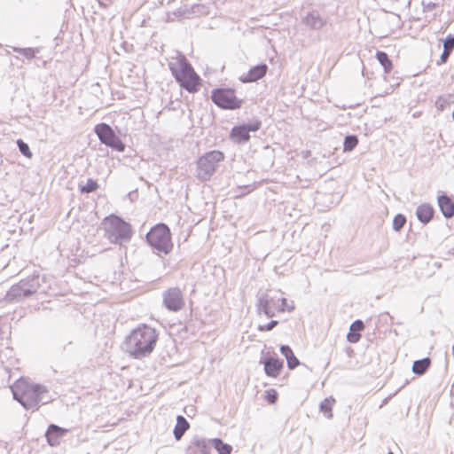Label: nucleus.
Masks as SVG:
<instances>
[{
  "instance_id": "obj_1",
  "label": "nucleus",
  "mask_w": 454,
  "mask_h": 454,
  "mask_svg": "<svg viewBox=\"0 0 454 454\" xmlns=\"http://www.w3.org/2000/svg\"><path fill=\"white\" fill-rule=\"evenodd\" d=\"M157 340L155 329L142 325L134 329L126 338L125 349L132 357L141 358L153 352Z\"/></svg>"
},
{
  "instance_id": "obj_2",
  "label": "nucleus",
  "mask_w": 454,
  "mask_h": 454,
  "mask_svg": "<svg viewBox=\"0 0 454 454\" xmlns=\"http://www.w3.org/2000/svg\"><path fill=\"white\" fill-rule=\"evenodd\" d=\"M169 69L181 88L190 93H196L201 87V78L196 73L188 59L178 53L169 63Z\"/></svg>"
},
{
  "instance_id": "obj_3",
  "label": "nucleus",
  "mask_w": 454,
  "mask_h": 454,
  "mask_svg": "<svg viewBox=\"0 0 454 454\" xmlns=\"http://www.w3.org/2000/svg\"><path fill=\"white\" fill-rule=\"evenodd\" d=\"M12 389L14 398L26 409L36 407L41 401V395L45 392L41 386L24 378L17 380Z\"/></svg>"
},
{
  "instance_id": "obj_4",
  "label": "nucleus",
  "mask_w": 454,
  "mask_h": 454,
  "mask_svg": "<svg viewBox=\"0 0 454 454\" xmlns=\"http://www.w3.org/2000/svg\"><path fill=\"white\" fill-rule=\"evenodd\" d=\"M210 98L215 106L224 110L240 109L244 103L243 99L237 95L236 90L230 87H220L212 90Z\"/></svg>"
},
{
  "instance_id": "obj_5",
  "label": "nucleus",
  "mask_w": 454,
  "mask_h": 454,
  "mask_svg": "<svg viewBox=\"0 0 454 454\" xmlns=\"http://www.w3.org/2000/svg\"><path fill=\"white\" fill-rule=\"evenodd\" d=\"M224 154L218 150L206 153L197 160V176L201 181L209 180L220 162L224 160Z\"/></svg>"
},
{
  "instance_id": "obj_6",
  "label": "nucleus",
  "mask_w": 454,
  "mask_h": 454,
  "mask_svg": "<svg viewBox=\"0 0 454 454\" xmlns=\"http://www.w3.org/2000/svg\"><path fill=\"white\" fill-rule=\"evenodd\" d=\"M149 244L159 252L168 254L172 249L171 234L168 227L159 223L153 227L146 235Z\"/></svg>"
},
{
  "instance_id": "obj_7",
  "label": "nucleus",
  "mask_w": 454,
  "mask_h": 454,
  "mask_svg": "<svg viewBox=\"0 0 454 454\" xmlns=\"http://www.w3.org/2000/svg\"><path fill=\"white\" fill-rule=\"evenodd\" d=\"M103 223L108 238L114 241L129 239L131 236L129 223L116 215L106 217L103 220Z\"/></svg>"
},
{
  "instance_id": "obj_8",
  "label": "nucleus",
  "mask_w": 454,
  "mask_h": 454,
  "mask_svg": "<svg viewBox=\"0 0 454 454\" xmlns=\"http://www.w3.org/2000/svg\"><path fill=\"white\" fill-rule=\"evenodd\" d=\"M94 131L102 144L120 153L125 150V145L108 124L99 123Z\"/></svg>"
},
{
  "instance_id": "obj_9",
  "label": "nucleus",
  "mask_w": 454,
  "mask_h": 454,
  "mask_svg": "<svg viewBox=\"0 0 454 454\" xmlns=\"http://www.w3.org/2000/svg\"><path fill=\"white\" fill-rule=\"evenodd\" d=\"M261 305L266 315L273 317L277 313L285 310L286 300L283 296V294L276 292L272 295H266V297L261 301Z\"/></svg>"
},
{
  "instance_id": "obj_10",
  "label": "nucleus",
  "mask_w": 454,
  "mask_h": 454,
  "mask_svg": "<svg viewBox=\"0 0 454 454\" xmlns=\"http://www.w3.org/2000/svg\"><path fill=\"white\" fill-rule=\"evenodd\" d=\"M163 303L171 311H178L184 306L182 292L178 288H169L163 294Z\"/></svg>"
},
{
  "instance_id": "obj_11",
  "label": "nucleus",
  "mask_w": 454,
  "mask_h": 454,
  "mask_svg": "<svg viewBox=\"0 0 454 454\" xmlns=\"http://www.w3.org/2000/svg\"><path fill=\"white\" fill-rule=\"evenodd\" d=\"M261 122L255 121L251 125H239L232 128L230 137L237 143H245L249 140L250 131H256L260 129Z\"/></svg>"
},
{
  "instance_id": "obj_12",
  "label": "nucleus",
  "mask_w": 454,
  "mask_h": 454,
  "mask_svg": "<svg viewBox=\"0 0 454 454\" xmlns=\"http://www.w3.org/2000/svg\"><path fill=\"white\" fill-rule=\"evenodd\" d=\"M264 367V372L270 378H278L284 368L283 361L278 357L270 356L267 357L262 361Z\"/></svg>"
},
{
  "instance_id": "obj_13",
  "label": "nucleus",
  "mask_w": 454,
  "mask_h": 454,
  "mask_svg": "<svg viewBox=\"0 0 454 454\" xmlns=\"http://www.w3.org/2000/svg\"><path fill=\"white\" fill-rule=\"evenodd\" d=\"M268 71L266 64H260L251 67L248 72L242 76L239 80L244 83L254 82L265 76Z\"/></svg>"
},
{
  "instance_id": "obj_14",
  "label": "nucleus",
  "mask_w": 454,
  "mask_h": 454,
  "mask_svg": "<svg viewBox=\"0 0 454 454\" xmlns=\"http://www.w3.org/2000/svg\"><path fill=\"white\" fill-rule=\"evenodd\" d=\"M66 431L67 430L56 425H50L45 434L49 444L51 446L59 444L61 438L63 437Z\"/></svg>"
},
{
  "instance_id": "obj_15",
  "label": "nucleus",
  "mask_w": 454,
  "mask_h": 454,
  "mask_svg": "<svg viewBox=\"0 0 454 454\" xmlns=\"http://www.w3.org/2000/svg\"><path fill=\"white\" fill-rule=\"evenodd\" d=\"M364 325L362 320H356L351 324L349 332L347 334V340L350 343H356L361 338V332L364 331Z\"/></svg>"
},
{
  "instance_id": "obj_16",
  "label": "nucleus",
  "mask_w": 454,
  "mask_h": 454,
  "mask_svg": "<svg viewBox=\"0 0 454 454\" xmlns=\"http://www.w3.org/2000/svg\"><path fill=\"white\" fill-rule=\"evenodd\" d=\"M438 205L445 217L450 218L454 215V202L450 197L446 195L440 196Z\"/></svg>"
},
{
  "instance_id": "obj_17",
  "label": "nucleus",
  "mask_w": 454,
  "mask_h": 454,
  "mask_svg": "<svg viewBox=\"0 0 454 454\" xmlns=\"http://www.w3.org/2000/svg\"><path fill=\"white\" fill-rule=\"evenodd\" d=\"M434 210L429 204H421L417 208V216L424 223H427L434 216Z\"/></svg>"
},
{
  "instance_id": "obj_18",
  "label": "nucleus",
  "mask_w": 454,
  "mask_h": 454,
  "mask_svg": "<svg viewBox=\"0 0 454 454\" xmlns=\"http://www.w3.org/2000/svg\"><path fill=\"white\" fill-rule=\"evenodd\" d=\"M187 451L188 454H209L210 449L205 441L196 440L189 445Z\"/></svg>"
},
{
  "instance_id": "obj_19",
  "label": "nucleus",
  "mask_w": 454,
  "mask_h": 454,
  "mask_svg": "<svg viewBox=\"0 0 454 454\" xmlns=\"http://www.w3.org/2000/svg\"><path fill=\"white\" fill-rule=\"evenodd\" d=\"M280 351L282 355L286 357L287 362V367L290 370H294L300 364L298 358L295 356L290 347L281 346Z\"/></svg>"
},
{
  "instance_id": "obj_20",
  "label": "nucleus",
  "mask_w": 454,
  "mask_h": 454,
  "mask_svg": "<svg viewBox=\"0 0 454 454\" xmlns=\"http://www.w3.org/2000/svg\"><path fill=\"white\" fill-rule=\"evenodd\" d=\"M189 428V423L183 416H178L174 428V434L176 440H180L185 431Z\"/></svg>"
},
{
  "instance_id": "obj_21",
  "label": "nucleus",
  "mask_w": 454,
  "mask_h": 454,
  "mask_svg": "<svg viewBox=\"0 0 454 454\" xmlns=\"http://www.w3.org/2000/svg\"><path fill=\"white\" fill-rule=\"evenodd\" d=\"M376 59L383 67L385 73L388 74L393 69V63L389 59L387 54L384 51H377Z\"/></svg>"
},
{
  "instance_id": "obj_22",
  "label": "nucleus",
  "mask_w": 454,
  "mask_h": 454,
  "mask_svg": "<svg viewBox=\"0 0 454 454\" xmlns=\"http://www.w3.org/2000/svg\"><path fill=\"white\" fill-rule=\"evenodd\" d=\"M431 361L429 358H424L415 361L412 365V372L415 374L422 375L429 368Z\"/></svg>"
},
{
  "instance_id": "obj_23",
  "label": "nucleus",
  "mask_w": 454,
  "mask_h": 454,
  "mask_svg": "<svg viewBox=\"0 0 454 454\" xmlns=\"http://www.w3.org/2000/svg\"><path fill=\"white\" fill-rule=\"evenodd\" d=\"M212 446L217 450L218 454H231L232 447L221 439L215 438L211 440Z\"/></svg>"
},
{
  "instance_id": "obj_24",
  "label": "nucleus",
  "mask_w": 454,
  "mask_h": 454,
  "mask_svg": "<svg viewBox=\"0 0 454 454\" xmlns=\"http://www.w3.org/2000/svg\"><path fill=\"white\" fill-rule=\"evenodd\" d=\"M334 403H335V400L333 398H326L322 402V403L320 405L321 411L328 419L333 417V407Z\"/></svg>"
},
{
  "instance_id": "obj_25",
  "label": "nucleus",
  "mask_w": 454,
  "mask_h": 454,
  "mask_svg": "<svg viewBox=\"0 0 454 454\" xmlns=\"http://www.w3.org/2000/svg\"><path fill=\"white\" fill-rule=\"evenodd\" d=\"M98 184L96 180L89 178L85 184L80 185V192L82 193H90L98 189Z\"/></svg>"
},
{
  "instance_id": "obj_26",
  "label": "nucleus",
  "mask_w": 454,
  "mask_h": 454,
  "mask_svg": "<svg viewBox=\"0 0 454 454\" xmlns=\"http://www.w3.org/2000/svg\"><path fill=\"white\" fill-rule=\"evenodd\" d=\"M358 145V138L356 136H347L343 143V152H350Z\"/></svg>"
},
{
  "instance_id": "obj_27",
  "label": "nucleus",
  "mask_w": 454,
  "mask_h": 454,
  "mask_svg": "<svg viewBox=\"0 0 454 454\" xmlns=\"http://www.w3.org/2000/svg\"><path fill=\"white\" fill-rule=\"evenodd\" d=\"M306 23L313 28H318L323 26L324 22L317 15L309 14L306 17Z\"/></svg>"
},
{
  "instance_id": "obj_28",
  "label": "nucleus",
  "mask_w": 454,
  "mask_h": 454,
  "mask_svg": "<svg viewBox=\"0 0 454 454\" xmlns=\"http://www.w3.org/2000/svg\"><path fill=\"white\" fill-rule=\"evenodd\" d=\"M278 398V394L274 388H269L264 392V399L269 404H275Z\"/></svg>"
},
{
  "instance_id": "obj_29",
  "label": "nucleus",
  "mask_w": 454,
  "mask_h": 454,
  "mask_svg": "<svg viewBox=\"0 0 454 454\" xmlns=\"http://www.w3.org/2000/svg\"><path fill=\"white\" fill-rule=\"evenodd\" d=\"M17 145L19 146V149L20 151V153L27 158L30 159L32 158V153L29 149V146L25 143L23 142L21 139H19L17 141Z\"/></svg>"
},
{
  "instance_id": "obj_30",
  "label": "nucleus",
  "mask_w": 454,
  "mask_h": 454,
  "mask_svg": "<svg viewBox=\"0 0 454 454\" xmlns=\"http://www.w3.org/2000/svg\"><path fill=\"white\" fill-rule=\"evenodd\" d=\"M406 223V218L403 215H397L393 220V228L395 231H400Z\"/></svg>"
},
{
  "instance_id": "obj_31",
  "label": "nucleus",
  "mask_w": 454,
  "mask_h": 454,
  "mask_svg": "<svg viewBox=\"0 0 454 454\" xmlns=\"http://www.w3.org/2000/svg\"><path fill=\"white\" fill-rule=\"evenodd\" d=\"M453 49H454V37L449 36L443 43V50L445 51L451 53Z\"/></svg>"
},
{
  "instance_id": "obj_32",
  "label": "nucleus",
  "mask_w": 454,
  "mask_h": 454,
  "mask_svg": "<svg viewBox=\"0 0 454 454\" xmlns=\"http://www.w3.org/2000/svg\"><path fill=\"white\" fill-rule=\"evenodd\" d=\"M278 325V321L272 320L267 325H262L258 326V330L261 332L270 331Z\"/></svg>"
},
{
  "instance_id": "obj_33",
  "label": "nucleus",
  "mask_w": 454,
  "mask_h": 454,
  "mask_svg": "<svg viewBox=\"0 0 454 454\" xmlns=\"http://www.w3.org/2000/svg\"><path fill=\"white\" fill-rule=\"evenodd\" d=\"M450 53L448 52V51H445L443 50V52L442 53L441 55V58H440V61L437 63L438 65H442V64H444L447 62L449 57H450Z\"/></svg>"
},
{
  "instance_id": "obj_34",
  "label": "nucleus",
  "mask_w": 454,
  "mask_h": 454,
  "mask_svg": "<svg viewBox=\"0 0 454 454\" xmlns=\"http://www.w3.org/2000/svg\"><path fill=\"white\" fill-rule=\"evenodd\" d=\"M387 454H394L392 451H389Z\"/></svg>"
}]
</instances>
